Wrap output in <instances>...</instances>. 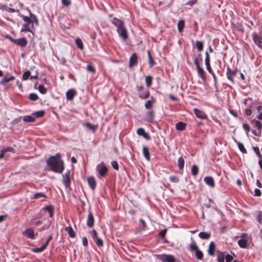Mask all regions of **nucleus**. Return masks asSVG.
Returning <instances> with one entry per match:
<instances>
[{"mask_svg": "<svg viewBox=\"0 0 262 262\" xmlns=\"http://www.w3.org/2000/svg\"><path fill=\"white\" fill-rule=\"evenodd\" d=\"M44 211H48L49 213L50 217H52L54 213V207L53 205H48L42 208Z\"/></svg>", "mask_w": 262, "mask_h": 262, "instance_id": "obj_16", "label": "nucleus"}, {"mask_svg": "<svg viewBox=\"0 0 262 262\" xmlns=\"http://www.w3.org/2000/svg\"><path fill=\"white\" fill-rule=\"evenodd\" d=\"M147 54H148V63L149 64L150 67H152L155 64L154 60L152 58L149 51H147Z\"/></svg>", "mask_w": 262, "mask_h": 262, "instance_id": "obj_25", "label": "nucleus"}, {"mask_svg": "<svg viewBox=\"0 0 262 262\" xmlns=\"http://www.w3.org/2000/svg\"><path fill=\"white\" fill-rule=\"evenodd\" d=\"M2 150L5 153L7 151L14 152V149L12 147H7L4 148L3 149H2Z\"/></svg>", "mask_w": 262, "mask_h": 262, "instance_id": "obj_54", "label": "nucleus"}, {"mask_svg": "<svg viewBox=\"0 0 262 262\" xmlns=\"http://www.w3.org/2000/svg\"><path fill=\"white\" fill-rule=\"evenodd\" d=\"M14 78H15L14 77L12 76H11L10 77H5L3 79V80L0 81V83L1 84H4L5 83L9 82L10 81L14 79Z\"/></svg>", "mask_w": 262, "mask_h": 262, "instance_id": "obj_27", "label": "nucleus"}, {"mask_svg": "<svg viewBox=\"0 0 262 262\" xmlns=\"http://www.w3.org/2000/svg\"><path fill=\"white\" fill-rule=\"evenodd\" d=\"M30 72L29 71H26L23 74L22 78L23 80H26L28 79V78L30 77Z\"/></svg>", "mask_w": 262, "mask_h": 262, "instance_id": "obj_47", "label": "nucleus"}, {"mask_svg": "<svg viewBox=\"0 0 262 262\" xmlns=\"http://www.w3.org/2000/svg\"><path fill=\"white\" fill-rule=\"evenodd\" d=\"M40 197H46L45 195L41 192L36 193L34 195L33 198L35 199H38Z\"/></svg>", "mask_w": 262, "mask_h": 262, "instance_id": "obj_50", "label": "nucleus"}, {"mask_svg": "<svg viewBox=\"0 0 262 262\" xmlns=\"http://www.w3.org/2000/svg\"><path fill=\"white\" fill-rule=\"evenodd\" d=\"M253 123L254 125V126L257 127L259 130H260L261 128V124L260 122L258 120H253Z\"/></svg>", "mask_w": 262, "mask_h": 262, "instance_id": "obj_43", "label": "nucleus"}, {"mask_svg": "<svg viewBox=\"0 0 262 262\" xmlns=\"http://www.w3.org/2000/svg\"><path fill=\"white\" fill-rule=\"evenodd\" d=\"M186 124L182 122H179L176 125V128L178 130H183L185 129Z\"/></svg>", "mask_w": 262, "mask_h": 262, "instance_id": "obj_23", "label": "nucleus"}, {"mask_svg": "<svg viewBox=\"0 0 262 262\" xmlns=\"http://www.w3.org/2000/svg\"><path fill=\"white\" fill-rule=\"evenodd\" d=\"M14 43L21 47H24L26 46L27 41L25 38H22L17 40H14Z\"/></svg>", "mask_w": 262, "mask_h": 262, "instance_id": "obj_14", "label": "nucleus"}, {"mask_svg": "<svg viewBox=\"0 0 262 262\" xmlns=\"http://www.w3.org/2000/svg\"><path fill=\"white\" fill-rule=\"evenodd\" d=\"M38 97L35 93H31L29 95V99L32 101H36Z\"/></svg>", "mask_w": 262, "mask_h": 262, "instance_id": "obj_44", "label": "nucleus"}, {"mask_svg": "<svg viewBox=\"0 0 262 262\" xmlns=\"http://www.w3.org/2000/svg\"><path fill=\"white\" fill-rule=\"evenodd\" d=\"M237 144H238V147L239 149V150L243 152V153H247V150L246 149V148L244 147V146L243 145V144L240 143V142H237Z\"/></svg>", "mask_w": 262, "mask_h": 262, "instance_id": "obj_39", "label": "nucleus"}, {"mask_svg": "<svg viewBox=\"0 0 262 262\" xmlns=\"http://www.w3.org/2000/svg\"><path fill=\"white\" fill-rule=\"evenodd\" d=\"M66 230L68 232L69 236L71 237H74L75 235L74 230L71 227H68L66 228Z\"/></svg>", "mask_w": 262, "mask_h": 262, "instance_id": "obj_30", "label": "nucleus"}, {"mask_svg": "<svg viewBox=\"0 0 262 262\" xmlns=\"http://www.w3.org/2000/svg\"><path fill=\"white\" fill-rule=\"evenodd\" d=\"M76 94V92L74 89H70L66 93L67 99L69 100H72Z\"/></svg>", "mask_w": 262, "mask_h": 262, "instance_id": "obj_12", "label": "nucleus"}, {"mask_svg": "<svg viewBox=\"0 0 262 262\" xmlns=\"http://www.w3.org/2000/svg\"><path fill=\"white\" fill-rule=\"evenodd\" d=\"M238 244L240 247L245 248L247 246V241L246 239L242 238L238 241Z\"/></svg>", "mask_w": 262, "mask_h": 262, "instance_id": "obj_20", "label": "nucleus"}, {"mask_svg": "<svg viewBox=\"0 0 262 262\" xmlns=\"http://www.w3.org/2000/svg\"><path fill=\"white\" fill-rule=\"evenodd\" d=\"M193 111L194 113L198 118L201 119H205L207 118L206 115L203 111H200L197 108H194Z\"/></svg>", "mask_w": 262, "mask_h": 262, "instance_id": "obj_9", "label": "nucleus"}, {"mask_svg": "<svg viewBox=\"0 0 262 262\" xmlns=\"http://www.w3.org/2000/svg\"><path fill=\"white\" fill-rule=\"evenodd\" d=\"M253 149L254 150V151L256 153L257 155L259 157V158H261L262 156L260 152V151L259 150V148L258 147H253Z\"/></svg>", "mask_w": 262, "mask_h": 262, "instance_id": "obj_56", "label": "nucleus"}, {"mask_svg": "<svg viewBox=\"0 0 262 262\" xmlns=\"http://www.w3.org/2000/svg\"><path fill=\"white\" fill-rule=\"evenodd\" d=\"M244 103L246 105H247L249 107H251V104H252V99H250L249 98L245 99L244 100Z\"/></svg>", "mask_w": 262, "mask_h": 262, "instance_id": "obj_42", "label": "nucleus"}, {"mask_svg": "<svg viewBox=\"0 0 262 262\" xmlns=\"http://www.w3.org/2000/svg\"><path fill=\"white\" fill-rule=\"evenodd\" d=\"M50 224H51V222H50V221H49V223H48V224H47L45 225L42 227H41V228L39 229V230H40V231H42V230H43L49 229V227H50Z\"/></svg>", "mask_w": 262, "mask_h": 262, "instance_id": "obj_58", "label": "nucleus"}, {"mask_svg": "<svg viewBox=\"0 0 262 262\" xmlns=\"http://www.w3.org/2000/svg\"><path fill=\"white\" fill-rule=\"evenodd\" d=\"M112 24L115 25L117 28V32L119 36L124 41L128 38L127 31L125 27L124 23L121 20L116 18H114L112 20Z\"/></svg>", "mask_w": 262, "mask_h": 262, "instance_id": "obj_2", "label": "nucleus"}, {"mask_svg": "<svg viewBox=\"0 0 262 262\" xmlns=\"http://www.w3.org/2000/svg\"><path fill=\"white\" fill-rule=\"evenodd\" d=\"M217 261L219 262L225 261V255L223 252H218L217 253Z\"/></svg>", "mask_w": 262, "mask_h": 262, "instance_id": "obj_26", "label": "nucleus"}, {"mask_svg": "<svg viewBox=\"0 0 262 262\" xmlns=\"http://www.w3.org/2000/svg\"><path fill=\"white\" fill-rule=\"evenodd\" d=\"M137 60L138 58L137 55L135 53L133 54L129 58V66L131 67L136 65Z\"/></svg>", "mask_w": 262, "mask_h": 262, "instance_id": "obj_11", "label": "nucleus"}, {"mask_svg": "<svg viewBox=\"0 0 262 262\" xmlns=\"http://www.w3.org/2000/svg\"><path fill=\"white\" fill-rule=\"evenodd\" d=\"M97 245L99 247H102L103 246V242L98 237L94 239Z\"/></svg>", "mask_w": 262, "mask_h": 262, "instance_id": "obj_45", "label": "nucleus"}, {"mask_svg": "<svg viewBox=\"0 0 262 262\" xmlns=\"http://www.w3.org/2000/svg\"><path fill=\"white\" fill-rule=\"evenodd\" d=\"M29 14H30V18H31V20H32V27L33 26L34 23H35V24L37 25L38 24V21L36 16L35 15L31 13L30 12H29Z\"/></svg>", "mask_w": 262, "mask_h": 262, "instance_id": "obj_33", "label": "nucleus"}, {"mask_svg": "<svg viewBox=\"0 0 262 262\" xmlns=\"http://www.w3.org/2000/svg\"><path fill=\"white\" fill-rule=\"evenodd\" d=\"M252 133L256 136H260L261 135V130L256 131L255 130H252Z\"/></svg>", "mask_w": 262, "mask_h": 262, "instance_id": "obj_63", "label": "nucleus"}, {"mask_svg": "<svg viewBox=\"0 0 262 262\" xmlns=\"http://www.w3.org/2000/svg\"><path fill=\"white\" fill-rule=\"evenodd\" d=\"M75 43L78 48H79L81 50L83 49V43L80 38L76 39Z\"/></svg>", "mask_w": 262, "mask_h": 262, "instance_id": "obj_34", "label": "nucleus"}, {"mask_svg": "<svg viewBox=\"0 0 262 262\" xmlns=\"http://www.w3.org/2000/svg\"><path fill=\"white\" fill-rule=\"evenodd\" d=\"M199 236L202 239H207L210 237V234L207 232H201L199 234Z\"/></svg>", "mask_w": 262, "mask_h": 262, "instance_id": "obj_24", "label": "nucleus"}, {"mask_svg": "<svg viewBox=\"0 0 262 262\" xmlns=\"http://www.w3.org/2000/svg\"><path fill=\"white\" fill-rule=\"evenodd\" d=\"M198 173V167L196 165H193L191 167V173L195 176Z\"/></svg>", "mask_w": 262, "mask_h": 262, "instance_id": "obj_37", "label": "nucleus"}, {"mask_svg": "<svg viewBox=\"0 0 262 262\" xmlns=\"http://www.w3.org/2000/svg\"><path fill=\"white\" fill-rule=\"evenodd\" d=\"M214 248H215V245H214V243L213 242H210L209 246V248L208 250V254L212 256L214 254Z\"/></svg>", "mask_w": 262, "mask_h": 262, "instance_id": "obj_21", "label": "nucleus"}, {"mask_svg": "<svg viewBox=\"0 0 262 262\" xmlns=\"http://www.w3.org/2000/svg\"><path fill=\"white\" fill-rule=\"evenodd\" d=\"M152 77L150 76H146L145 78V82L147 86L149 87L152 82Z\"/></svg>", "mask_w": 262, "mask_h": 262, "instance_id": "obj_40", "label": "nucleus"}, {"mask_svg": "<svg viewBox=\"0 0 262 262\" xmlns=\"http://www.w3.org/2000/svg\"><path fill=\"white\" fill-rule=\"evenodd\" d=\"M169 179L170 181L173 183H178L179 181L178 178L176 176H171Z\"/></svg>", "mask_w": 262, "mask_h": 262, "instance_id": "obj_51", "label": "nucleus"}, {"mask_svg": "<svg viewBox=\"0 0 262 262\" xmlns=\"http://www.w3.org/2000/svg\"><path fill=\"white\" fill-rule=\"evenodd\" d=\"M196 47L199 52L201 51L203 48V42L200 41H197L195 43Z\"/></svg>", "mask_w": 262, "mask_h": 262, "instance_id": "obj_35", "label": "nucleus"}, {"mask_svg": "<svg viewBox=\"0 0 262 262\" xmlns=\"http://www.w3.org/2000/svg\"><path fill=\"white\" fill-rule=\"evenodd\" d=\"M137 134L140 136H142L146 140H149L150 137L147 133L145 132V130L142 128H140L137 129Z\"/></svg>", "mask_w": 262, "mask_h": 262, "instance_id": "obj_8", "label": "nucleus"}, {"mask_svg": "<svg viewBox=\"0 0 262 262\" xmlns=\"http://www.w3.org/2000/svg\"><path fill=\"white\" fill-rule=\"evenodd\" d=\"M44 111H38L34 113H33V115H34L35 116L37 117H42L44 115Z\"/></svg>", "mask_w": 262, "mask_h": 262, "instance_id": "obj_52", "label": "nucleus"}, {"mask_svg": "<svg viewBox=\"0 0 262 262\" xmlns=\"http://www.w3.org/2000/svg\"><path fill=\"white\" fill-rule=\"evenodd\" d=\"M261 191L259 189L255 188L254 190V196H259L261 195Z\"/></svg>", "mask_w": 262, "mask_h": 262, "instance_id": "obj_59", "label": "nucleus"}, {"mask_svg": "<svg viewBox=\"0 0 262 262\" xmlns=\"http://www.w3.org/2000/svg\"><path fill=\"white\" fill-rule=\"evenodd\" d=\"M195 257L200 260H201L203 257V254L199 249L195 251Z\"/></svg>", "mask_w": 262, "mask_h": 262, "instance_id": "obj_36", "label": "nucleus"}, {"mask_svg": "<svg viewBox=\"0 0 262 262\" xmlns=\"http://www.w3.org/2000/svg\"><path fill=\"white\" fill-rule=\"evenodd\" d=\"M204 180L205 182L207 184L208 186H210L211 187H214L215 185L214 183L213 179L211 177H206L204 178Z\"/></svg>", "mask_w": 262, "mask_h": 262, "instance_id": "obj_15", "label": "nucleus"}, {"mask_svg": "<svg viewBox=\"0 0 262 262\" xmlns=\"http://www.w3.org/2000/svg\"><path fill=\"white\" fill-rule=\"evenodd\" d=\"M152 106V102L150 100H148L145 104V107L147 109L150 108Z\"/></svg>", "mask_w": 262, "mask_h": 262, "instance_id": "obj_57", "label": "nucleus"}, {"mask_svg": "<svg viewBox=\"0 0 262 262\" xmlns=\"http://www.w3.org/2000/svg\"><path fill=\"white\" fill-rule=\"evenodd\" d=\"M157 257L163 261L166 262H174L175 259L174 257L172 255H168V254H162V255H158L157 256Z\"/></svg>", "mask_w": 262, "mask_h": 262, "instance_id": "obj_4", "label": "nucleus"}, {"mask_svg": "<svg viewBox=\"0 0 262 262\" xmlns=\"http://www.w3.org/2000/svg\"><path fill=\"white\" fill-rule=\"evenodd\" d=\"M62 3L63 5L67 6L70 4L71 2L70 0H62Z\"/></svg>", "mask_w": 262, "mask_h": 262, "instance_id": "obj_64", "label": "nucleus"}, {"mask_svg": "<svg viewBox=\"0 0 262 262\" xmlns=\"http://www.w3.org/2000/svg\"><path fill=\"white\" fill-rule=\"evenodd\" d=\"M252 38L254 43L260 48H262V37L259 35L256 32L252 34Z\"/></svg>", "mask_w": 262, "mask_h": 262, "instance_id": "obj_6", "label": "nucleus"}, {"mask_svg": "<svg viewBox=\"0 0 262 262\" xmlns=\"http://www.w3.org/2000/svg\"><path fill=\"white\" fill-rule=\"evenodd\" d=\"M196 69H197V72H198V74L199 77L203 80H205V77L204 75L205 72H204V70L201 67H199V68H197Z\"/></svg>", "mask_w": 262, "mask_h": 262, "instance_id": "obj_22", "label": "nucleus"}, {"mask_svg": "<svg viewBox=\"0 0 262 262\" xmlns=\"http://www.w3.org/2000/svg\"><path fill=\"white\" fill-rule=\"evenodd\" d=\"M225 259L226 262H231L233 260V257L232 255L230 254H227L225 256Z\"/></svg>", "mask_w": 262, "mask_h": 262, "instance_id": "obj_53", "label": "nucleus"}, {"mask_svg": "<svg viewBox=\"0 0 262 262\" xmlns=\"http://www.w3.org/2000/svg\"><path fill=\"white\" fill-rule=\"evenodd\" d=\"M96 169L101 177H104L107 172V167L102 162L97 165Z\"/></svg>", "mask_w": 262, "mask_h": 262, "instance_id": "obj_5", "label": "nucleus"}, {"mask_svg": "<svg viewBox=\"0 0 262 262\" xmlns=\"http://www.w3.org/2000/svg\"><path fill=\"white\" fill-rule=\"evenodd\" d=\"M236 74V72L232 71L230 68L228 67L227 71V77L229 80L234 82L233 78Z\"/></svg>", "mask_w": 262, "mask_h": 262, "instance_id": "obj_10", "label": "nucleus"}, {"mask_svg": "<svg viewBox=\"0 0 262 262\" xmlns=\"http://www.w3.org/2000/svg\"><path fill=\"white\" fill-rule=\"evenodd\" d=\"M24 21H25V24L23 25L22 28L20 30L21 32H32L31 30L30 25L32 27V20H31L30 16H26L23 15L20 16Z\"/></svg>", "mask_w": 262, "mask_h": 262, "instance_id": "obj_3", "label": "nucleus"}, {"mask_svg": "<svg viewBox=\"0 0 262 262\" xmlns=\"http://www.w3.org/2000/svg\"><path fill=\"white\" fill-rule=\"evenodd\" d=\"M48 165L50 166L51 170L57 172L61 173L64 169L63 162L60 159V156L59 154H56L55 156L51 157L47 160Z\"/></svg>", "mask_w": 262, "mask_h": 262, "instance_id": "obj_1", "label": "nucleus"}, {"mask_svg": "<svg viewBox=\"0 0 262 262\" xmlns=\"http://www.w3.org/2000/svg\"><path fill=\"white\" fill-rule=\"evenodd\" d=\"M86 70L91 73H94L95 71L94 68L90 64L87 65Z\"/></svg>", "mask_w": 262, "mask_h": 262, "instance_id": "obj_48", "label": "nucleus"}, {"mask_svg": "<svg viewBox=\"0 0 262 262\" xmlns=\"http://www.w3.org/2000/svg\"><path fill=\"white\" fill-rule=\"evenodd\" d=\"M35 120V118L31 116H25L23 117V121L26 122H33Z\"/></svg>", "mask_w": 262, "mask_h": 262, "instance_id": "obj_28", "label": "nucleus"}, {"mask_svg": "<svg viewBox=\"0 0 262 262\" xmlns=\"http://www.w3.org/2000/svg\"><path fill=\"white\" fill-rule=\"evenodd\" d=\"M88 182L89 186L92 189H94L96 187V182L94 178L90 177L88 179Z\"/></svg>", "mask_w": 262, "mask_h": 262, "instance_id": "obj_18", "label": "nucleus"}, {"mask_svg": "<svg viewBox=\"0 0 262 262\" xmlns=\"http://www.w3.org/2000/svg\"><path fill=\"white\" fill-rule=\"evenodd\" d=\"M258 222L260 224L262 223V212L259 211L258 212L257 218Z\"/></svg>", "mask_w": 262, "mask_h": 262, "instance_id": "obj_46", "label": "nucleus"}, {"mask_svg": "<svg viewBox=\"0 0 262 262\" xmlns=\"http://www.w3.org/2000/svg\"><path fill=\"white\" fill-rule=\"evenodd\" d=\"M85 126L89 128L90 129H91V130H95V129L96 128V127L93 125H92L91 124H90V123H86L85 124Z\"/></svg>", "mask_w": 262, "mask_h": 262, "instance_id": "obj_60", "label": "nucleus"}, {"mask_svg": "<svg viewBox=\"0 0 262 262\" xmlns=\"http://www.w3.org/2000/svg\"><path fill=\"white\" fill-rule=\"evenodd\" d=\"M38 89L39 92L42 94H45L47 92V90L43 85H39Z\"/></svg>", "mask_w": 262, "mask_h": 262, "instance_id": "obj_41", "label": "nucleus"}, {"mask_svg": "<svg viewBox=\"0 0 262 262\" xmlns=\"http://www.w3.org/2000/svg\"><path fill=\"white\" fill-rule=\"evenodd\" d=\"M154 117V112L152 111H150L149 112H148L147 114V118L149 121H152Z\"/></svg>", "mask_w": 262, "mask_h": 262, "instance_id": "obj_38", "label": "nucleus"}, {"mask_svg": "<svg viewBox=\"0 0 262 262\" xmlns=\"http://www.w3.org/2000/svg\"><path fill=\"white\" fill-rule=\"evenodd\" d=\"M149 96V93L148 91H146L145 93L141 94L140 95V97L142 99H146Z\"/></svg>", "mask_w": 262, "mask_h": 262, "instance_id": "obj_49", "label": "nucleus"}, {"mask_svg": "<svg viewBox=\"0 0 262 262\" xmlns=\"http://www.w3.org/2000/svg\"><path fill=\"white\" fill-rule=\"evenodd\" d=\"M184 27V20H179L178 23V29L180 32L183 30Z\"/></svg>", "mask_w": 262, "mask_h": 262, "instance_id": "obj_31", "label": "nucleus"}, {"mask_svg": "<svg viewBox=\"0 0 262 262\" xmlns=\"http://www.w3.org/2000/svg\"><path fill=\"white\" fill-rule=\"evenodd\" d=\"M94 223V219L93 215L91 211H89L88 216V220L86 222V225L88 227L91 228L93 226Z\"/></svg>", "mask_w": 262, "mask_h": 262, "instance_id": "obj_7", "label": "nucleus"}, {"mask_svg": "<svg viewBox=\"0 0 262 262\" xmlns=\"http://www.w3.org/2000/svg\"><path fill=\"white\" fill-rule=\"evenodd\" d=\"M178 162L179 168L180 169H182L184 167V161L183 158L182 157L179 158Z\"/></svg>", "mask_w": 262, "mask_h": 262, "instance_id": "obj_32", "label": "nucleus"}, {"mask_svg": "<svg viewBox=\"0 0 262 262\" xmlns=\"http://www.w3.org/2000/svg\"><path fill=\"white\" fill-rule=\"evenodd\" d=\"M45 250V249H44V248L41 246L39 248H37L34 249L33 251L35 252H40L43 251Z\"/></svg>", "mask_w": 262, "mask_h": 262, "instance_id": "obj_61", "label": "nucleus"}, {"mask_svg": "<svg viewBox=\"0 0 262 262\" xmlns=\"http://www.w3.org/2000/svg\"><path fill=\"white\" fill-rule=\"evenodd\" d=\"M143 154L146 159L149 160V152L147 147L144 146L143 147Z\"/></svg>", "mask_w": 262, "mask_h": 262, "instance_id": "obj_29", "label": "nucleus"}, {"mask_svg": "<svg viewBox=\"0 0 262 262\" xmlns=\"http://www.w3.org/2000/svg\"><path fill=\"white\" fill-rule=\"evenodd\" d=\"M191 243L189 245V250L191 251H196L199 250L198 247L196 245L195 242L193 241V238H191Z\"/></svg>", "mask_w": 262, "mask_h": 262, "instance_id": "obj_19", "label": "nucleus"}, {"mask_svg": "<svg viewBox=\"0 0 262 262\" xmlns=\"http://www.w3.org/2000/svg\"><path fill=\"white\" fill-rule=\"evenodd\" d=\"M112 166L116 170L118 169V165L116 161H113L111 162Z\"/></svg>", "mask_w": 262, "mask_h": 262, "instance_id": "obj_55", "label": "nucleus"}, {"mask_svg": "<svg viewBox=\"0 0 262 262\" xmlns=\"http://www.w3.org/2000/svg\"><path fill=\"white\" fill-rule=\"evenodd\" d=\"M63 183L66 187H68L70 184V172H66V173L63 176Z\"/></svg>", "mask_w": 262, "mask_h": 262, "instance_id": "obj_13", "label": "nucleus"}, {"mask_svg": "<svg viewBox=\"0 0 262 262\" xmlns=\"http://www.w3.org/2000/svg\"><path fill=\"white\" fill-rule=\"evenodd\" d=\"M24 235L30 238L33 239L34 237V231L32 229H28L24 232Z\"/></svg>", "mask_w": 262, "mask_h": 262, "instance_id": "obj_17", "label": "nucleus"}, {"mask_svg": "<svg viewBox=\"0 0 262 262\" xmlns=\"http://www.w3.org/2000/svg\"><path fill=\"white\" fill-rule=\"evenodd\" d=\"M82 244L84 246H86L88 245V239L86 237H83L82 239Z\"/></svg>", "mask_w": 262, "mask_h": 262, "instance_id": "obj_62", "label": "nucleus"}]
</instances>
